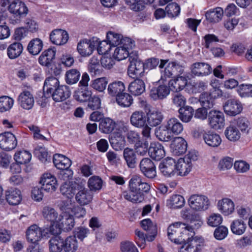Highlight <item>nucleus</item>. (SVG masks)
<instances>
[{
	"mask_svg": "<svg viewBox=\"0 0 252 252\" xmlns=\"http://www.w3.org/2000/svg\"><path fill=\"white\" fill-rule=\"evenodd\" d=\"M128 190L123 192L124 198L133 203L142 202L145 194L148 193L151 189L150 185L143 182L139 175H133L128 182Z\"/></svg>",
	"mask_w": 252,
	"mask_h": 252,
	"instance_id": "1",
	"label": "nucleus"
},
{
	"mask_svg": "<svg viewBox=\"0 0 252 252\" xmlns=\"http://www.w3.org/2000/svg\"><path fill=\"white\" fill-rule=\"evenodd\" d=\"M8 11L12 15L11 23L13 24L19 23L21 19L26 17L29 9L25 3L20 0H12L9 2Z\"/></svg>",
	"mask_w": 252,
	"mask_h": 252,
	"instance_id": "2",
	"label": "nucleus"
},
{
	"mask_svg": "<svg viewBox=\"0 0 252 252\" xmlns=\"http://www.w3.org/2000/svg\"><path fill=\"white\" fill-rule=\"evenodd\" d=\"M53 162L58 169L64 170L61 174L63 180L66 179H71L72 178L73 172L68 169L71 165L70 159L63 155L56 154L54 155Z\"/></svg>",
	"mask_w": 252,
	"mask_h": 252,
	"instance_id": "3",
	"label": "nucleus"
},
{
	"mask_svg": "<svg viewBox=\"0 0 252 252\" xmlns=\"http://www.w3.org/2000/svg\"><path fill=\"white\" fill-rule=\"evenodd\" d=\"M122 45L117 46L114 50L113 57L120 61L126 59L131 55H137V53H129V50L134 46V42L129 38L126 37L122 42Z\"/></svg>",
	"mask_w": 252,
	"mask_h": 252,
	"instance_id": "4",
	"label": "nucleus"
},
{
	"mask_svg": "<svg viewBox=\"0 0 252 252\" xmlns=\"http://www.w3.org/2000/svg\"><path fill=\"white\" fill-rule=\"evenodd\" d=\"M188 202L189 207L196 211H205L210 205V201L207 196L198 194L190 195Z\"/></svg>",
	"mask_w": 252,
	"mask_h": 252,
	"instance_id": "5",
	"label": "nucleus"
},
{
	"mask_svg": "<svg viewBox=\"0 0 252 252\" xmlns=\"http://www.w3.org/2000/svg\"><path fill=\"white\" fill-rule=\"evenodd\" d=\"M129 61L130 64L127 69L129 76L134 78L142 76L144 72V64L143 63L138 60L137 56L135 55L133 58L130 56Z\"/></svg>",
	"mask_w": 252,
	"mask_h": 252,
	"instance_id": "6",
	"label": "nucleus"
},
{
	"mask_svg": "<svg viewBox=\"0 0 252 252\" xmlns=\"http://www.w3.org/2000/svg\"><path fill=\"white\" fill-rule=\"evenodd\" d=\"M221 95V91L218 88H214L210 93L205 92L201 94L199 101L203 107L210 109L214 106L215 99Z\"/></svg>",
	"mask_w": 252,
	"mask_h": 252,
	"instance_id": "7",
	"label": "nucleus"
},
{
	"mask_svg": "<svg viewBox=\"0 0 252 252\" xmlns=\"http://www.w3.org/2000/svg\"><path fill=\"white\" fill-rule=\"evenodd\" d=\"M224 116L223 113L216 110H211L208 114V124L215 130L221 129L224 126Z\"/></svg>",
	"mask_w": 252,
	"mask_h": 252,
	"instance_id": "8",
	"label": "nucleus"
},
{
	"mask_svg": "<svg viewBox=\"0 0 252 252\" xmlns=\"http://www.w3.org/2000/svg\"><path fill=\"white\" fill-rule=\"evenodd\" d=\"M185 223L180 222L173 223L167 228V235L169 239L176 244H179L182 241V229L185 227Z\"/></svg>",
	"mask_w": 252,
	"mask_h": 252,
	"instance_id": "9",
	"label": "nucleus"
},
{
	"mask_svg": "<svg viewBox=\"0 0 252 252\" xmlns=\"http://www.w3.org/2000/svg\"><path fill=\"white\" fill-rule=\"evenodd\" d=\"M48 234V230L41 228L36 224H33L28 228L26 232L27 238L32 243H36L41 240L43 236Z\"/></svg>",
	"mask_w": 252,
	"mask_h": 252,
	"instance_id": "10",
	"label": "nucleus"
},
{
	"mask_svg": "<svg viewBox=\"0 0 252 252\" xmlns=\"http://www.w3.org/2000/svg\"><path fill=\"white\" fill-rule=\"evenodd\" d=\"M17 145L15 136L9 132L0 134V148L5 151H9L14 149Z\"/></svg>",
	"mask_w": 252,
	"mask_h": 252,
	"instance_id": "11",
	"label": "nucleus"
},
{
	"mask_svg": "<svg viewBox=\"0 0 252 252\" xmlns=\"http://www.w3.org/2000/svg\"><path fill=\"white\" fill-rule=\"evenodd\" d=\"M159 169L161 174L167 177H171L176 174V161L171 158L164 159L159 164Z\"/></svg>",
	"mask_w": 252,
	"mask_h": 252,
	"instance_id": "12",
	"label": "nucleus"
},
{
	"mask_svg": "<svg viewBox=\"0 0 252 252\" xmlns=\"http://www.w3.org/2000/svg\"><path fill=\"white\" fill-rule=\"evenodd\" d=\"M139 168L142 174L148 178H154L156 176V166L149 158H143L139 163Z\"/></svg>",
	"mask_w": 252,
	"mask_h": 252,
	"instance_id": "13",
	"label": "nucleus"
},
{
	"mask_svg": "<svg viewBox=\"0 0 252 252\" xmlns=\"http://www.w3.org/2000/svg\"><path fill=\"white\" fill-rule=\"evenodd\" d=\"M40 183L42 185V189L49 192L55 191L58 186L56 177L49 173L42 175Z\"/></svg>",
	"mask_w": 252,
	"mask_h": 252,
	"instance_id": "14",
	"label": "nucleus"
},
{
	"mask_svg": "<svg viewBox=\"0 0 252 252\" xmlns=\"http://www.w3.org/2000/svg\"><path fill=\"white\" fill-rule=\"evenodd\" d=\"M17 102L22 108L30 110L33 107L34 103L33 95L29 91H23L19 95Z\"/></svg>",
	"mask_w": 252,
	"mask_h": 252,
	"instance_id": "15",
	"label": "nucleus"
},
{
	"mask_svg": "<svg viewBox=\"0 0 252 252\" xmlns=\"http://www.w3.org/2000/svg\"><path fill=\"white\" fill-rule=\"evenodd\" d=\"M192 75L196 76H204L211 73L212 68L210 64L204 62H196L190 67Z\"/></svg>",
	"mask_w": 252,
	"mask_h": 252,
	"instance_id": "16",
	"label": "nucleus"
},
{
	"mask_svg": "<svg viewBox=\"0 0 252 252\" xmlns=\"http://www.w3.org/2000/svg\"><path fill=\"white\" fill-rule=\"evenodd\" d=\"M69 38L67 32L62 29L53 30L50 34V39L52 43L57 45L65 44Z\"/></svg>",
	"mask_w": 252,
	"mask_h": 252,
	"instance_id": "17",
	"label": "nucleus"
},
{
	"mask_svg": "<svg viewBox=\"0 0 252 252\" xmlns=\"http://www.w3.org/2000/svg\"><path fill=\"white\" fill-rule=\"evenodd\" d=\"M170 148L171 152L174 155L179 156L186 152L187 143L183 138L176 137L172 141Z\"/></svg>",
	"mask_w": 252,
	"mask_h": 252,
	"instance_id": "18",
	"label": "nucleus"
},
{
	"mask_svg": "<svg viewBox=\"0 0 252 252\" xmlns=\"http://www.w3.org/2000/svg\"><path fill=\"white\" fill-rule=\"evenodd\" d=\"M234 203L228 198H223L217 203L218 210L224 216L231 214L234 211Z\"/></svg>",
	"mask_w": 252,
	"mask_h": 252,
	"instance_id": "19",
	"label": "nucleus"
},
{
	"mask_svg": "<svg viewBox=\"0 0 252 252\" xmlns=\"http://www.w3.org/2000/svg\"><path fill=\"white\" fill-rule=\"evenodd\" d=\"M70 180L66 179L60 187L62 194L69 199L73 197L78 187L76 183L70 181Z\"/></svg>",
	"mask_w": 252,
	"mask_h": 252,
	"instance_id": "20",
	"label": "nucleus"
},
{
	"mask_svg": "<svg viewBox=\"0 0 252 252\" xmlns=\"http://www.w3.org/2000/svg\"><path fill=\"white\" fill-rule=\"evenodd\" d=\"M41 213L43 218L51 223L57 224L61 220V215H59L57 211L50 206L44 207Z\"/></svg>",
	"mask_w": 252,
	"mask_h": 252,
	"instance_id": "21",
	"label": "nucleus"
},
{
	"mask_svg": "<svg viewBox=\"0 0 252 252\" xmlns=\"http://www.w3.org/2000/svg\"><path fill=\"white\" fill-rule=\"evenodd\" d=\"M148 152L151 158L156 160H160L165 155L163 146L158 142L151 143Z\"/></svg>",
	"mask_w": 252,
	"mask_h": 252,
	"instance_id": "22",
	"label": "nucleus"
},
{
	"mask_svg": "<svg viewBox=\"0 0 252 252\" xmlns=\"http://www.w3.org/2000/svg\"><path fill=\"white\" fill-rule=\"evenodd\" d=\"M70 92L69 87L62 85L58 87L50 94L53 99L56 102H62L69 97Z\"/></svg>",
	"mask_w": 252,
	"mask_h": 252,
	"instance_id": "23",
	"label": "nucleus"
},
{
	"mask_svg": "<svg viewBox=\"0 0 252 252\" xmlns=\"http://www.w3.org/2000/svg\"><path fill=\"white\" fill-rule=\"evenodd\" d=\"M223 109L226 114L230 116H235L241 112L242 107L238 101L234 99H229L224 104Z\"/></svg>",
	"mask_w": 252,
	"mask_h": 252,
	"instance_id": "24",
	"label": "nucleus"
},
{
	"mask_svg": "<svg viewBox=\"0 0 252 252\" xmlns=\"http://www.w3.org/2000/svg\"><path fill=\"white\" fill-rule=\"evenodd\" d=\"M170 93L169 88L166 85H159L153 88L150 92V96L154 100L163 99Z\"/></svg>",
	"mask_w": 252,
	"mask_h": 252,
	"instance_id": "25",
	"label": "nucleus"
},
{
	"mask_svg": "<svg viewBox=\"0 0 252 252\" xmlns=\"http://www.w3.org/2000/svg\"><path fill=\"white\" fill-rule=\"evenodd\" d=\"M164 124L173 135H178L184 130L183 125L176 118H171L166 121Z\"/></svg>",
	"mask_w": 252,
	"mask_h": 252,
	"instance_id": "26",
	"label": "nucleus"
},
{
	"mask_svg": "<svg viewBox=\"0 0 252 252\" xmlns=\"http://www.w3.org/2000/svg\"><path fill=\"white\" fill-rule=\"evenodd\" d=\"M147 119L148 124L154 127L161 124L163 119V116L158 110H150L147 113Z\"/></svg>",
	"mask_w": 252,
	"mask_h": 252,
	"instance_id": "27",
	"label": "nucleus"
},
{
	"mask_svg": "<svg viewBox=\"0 0 252 252\" xmlns=\"http://www.w3.org/2000/svg\"><path fill=\"white\" fill-rule=\"evenodd\" d=\"M191 162L185 158H180L176 162V174L180 176H186L191 170Z\"/></svg>",
	"mask_w": 252,
	"mask_h": 252,
	"instance_id": "28",
	"label": "nucleus"
},
{
	"mask_svg": "<svg viewBox=\"0 0 252 252\" xmlns=\"http://www.w3.org/2000/svg\"><path fill=\"white\" fill-rule=\"evenodd\" d=\"M201 245L196 238L188 239V242L180 249L179 252H200Z\"/></svg>",
	"mask_w": 252,
	"mask_h": 252,
	"instance_id": "29",
	"label": "nucleus"
},
{
	"mask_svg": "<svg viewBox=\"0 0 252 252\" xmlns=\"http://www.w3.org/2000/svg\"><path fill=\"white\" fill-rule=\"evenodd\" d=\"M126 89L125 84L121 81H114L110 83L107 88L108 94L111 96L117 97Z\"/></svg>",
	"mask_w": 252,
	"mask_h": 252,
	"instance_id": "30",
	"label": "nucleus"
},
{
	"mask_svg": "<svg viewBox=\"0 0 252 252\" xmlns=\"http://www.w3.org/2000/svg\"><path fill=\"white\" fill-rule=\"evenodd\" d=\"M59 86V81L56 78L50 77L47 78L43 87L45 97H50L51 93Z\"/></svg>",
	"mask_w": 252,
	"mask_h": 252,
	"instance_id": "31",
	"label": "nucleus"
},
{
	"mask_svg": "<svg viewBox=\"0 0 252 252\" xmlns=\"http://www.w3.org/2000/svg\"><path fill=\"white\" fill-rule=\"evenodd\" d=\"M56 50L49 48L42 52L38 58L39 63L45 66H49L55 59Z\"/></svg>",
	"mask_w": 252,
	"mask_h": 252,
	"instance_id": "32",
	"label": "nucleus"
},
{
	"mask_svg": "<svg viewBox=\"0 0 252 252\" xmlns=\"http://www.w3.org/2000/svg\"><path fill=\"white\" fill-rule=\"evenodd\" d=\"M130 121L131 124L136 127H142L145 126L146 123V117L142 111H135L131 115Z\"/></svg>",
	"mask_w": 252,
	"mask_h": 252,
	"instance_id": "33",
	"label": "nucleus"
},
{
	"mask_svg": "<svg viewBox=\"0 0 252 252\" xmlns=\"http://www.w3.org/2000/svg\"><path fill=\"white\" fill-rule=\"evenodd\" d=\"M188 83V80L186 76H180L169 82V87L171 91L179 92L182 90Z\"/></svg>",
	"mask_w": 252,
	"mask_h": 252,
	"instance_id": "34",
	"label": "nucleus"
},
{
	"mask_svg": "<svg viewBox=\"0 0 252 252\" xmlns=\"http://www.w3.org/2000/svg\"><path fill=\"white\" fill-rule=\"evenodd\" d=\"M202 136L205 143L210 147H217L221 142L220 136L216 133L205 132Z\"/></svg>",
	"mask_w": 252,
	"mask_h": 252,
	"instance_id": "35",
	"label": "nucleus"
},
{
	"mask_svg": "<svg viewBox=\"0 0 252 252\" xmlns=\"http://www.w3.org/2000/svg\"><path fill=\"white\" fill-rule=\"evenodd\" d=\"M128 89L132 94L139 95L144 92L145 85L143 80L136 79L129 84Z\"/></svg>",
	"mask_w": 252,
	"mask_h": 252,
	"instance_id": "36",
	"label": "nucleus"
},
{
	"mask_svg": "<svg viewBox=\"0 0 252 252\" xmlns=\"http://www.w3.org/2000/svg\"><path fill=\"white\" fill-rule=\"evenodd\" d=\"M6 199L9 204L16 205L22 200L21 192L17 189H10L6 191Z\"/></svg>",
	"mask_w": 252,
	"mask_h": 252,
	"instance_id": "37",
	"label": "nucleus"
},
{
	"mask_svg": "<svg viewBox=\"0 0 252 252\" xmlns=\"http://www.w3.org/2000/svg\"><path fill=\"white\" fill-rule=\"evenodd\" d=\"M78 241L73 235L67 237L63 239L64 252H76L78 249Z\"/></svg>",
	"mask_w": 252,
	"mask_h": 252,
	"instance_id": "38",
	"label": "nucleus"
},
{
	"mask_svg": "<svg viewBox=\"0 0 252 252\" xmlns=\"http://www.w3.org/2000/svg\"><path fill=\"white\" fill-rule=\"evenodd\" d=\"M185 204L184 197L180 194H173L166 201L167 206L170 208H182Z\"/></svg>",
	"mask_w": 252,
	"mask_h": 252,
	"instance_id": "39",
	"label": "nucleus"
},
{
	"mask_svg": "<svg viewBox=\"0 0 252 252\" xmlns=\"http://www.w3.org/2000/svg\"><path fill=\"white\" fill-rule=\"evenodd\" d=\"M179 118L183 123H189L191 121L194 115V109L189 106H184L180 108L178 110Z\"/></svg>",
	"mask_w": 252,
	"mask_h": 252,
	"instance_id": "40",
	"label": "nucleus"
},
{
	"mask_svg": "<svg viewBox=\"0 0 252 252\" xmlns=\"http://www.w3.org/2000/svg\"><path fill=\"white\" fill-rule=\"evenodd\" d=\"M124 158L129 168H133L137 162L136 155L133 149L126 148L123 152Z\"/></svg>",
	"mask_w": 252,
	"mask_h": 252,
	"instance_id": "41",
	"label": "nucleus"
},
{
	"mask_svg": "<svg viewBox=\"0 0 252 252\" xmlns=\"http://www.w3.org/2000/svg\"><path fill=\"white\" fill-rule=\"evenodd\" d=\"M23 50V47L21 43L14 42L7 48V56L10 59H15L20 56Z\"/></svg>",
	"mask_w": 252,
	"mask_h": 252,
	"instance_id": "42",
	"label": "nucleus"
},
{
	"mask_svg": "<svg viewBox=\"0 0 252 252\" xmlns=\"http://www.w3.org/2000/svg\"><path fill=\"white\" fill-rule=\"evenodd\" d=\"M115 127V122L109 118H103L101 120L99 125V130L101 132L106 134L112 132Z\"/></svg>",
	"mask_w": 252,
	"mask_h": 252,
	"instance_id": "43",
	"label": "nucleus"
},
{
	"mask_svg": "<svg viewBox=\"0 0 252 252\" xmlns=\"http://www.w3.org/2000/svg\"><path fill=\"white\" fill-rule=\"evenodd\" d=\"M157 137L161 141L168 142L172 140L173 135L165 124L158 127L155 131Z\"/></svg>",
	"mask_w": 252,
	"mask_h": 252,
	"instance_id": "44",
	"label": "nucleus"
},
{
	"mask_svg": "<svg viewBox=\"0 0 252 252\" xmlns=\"http://www.w3.org/2000/svg\"><path fill=\"white\" fill-rule=\"evenodd\" d=\"M77 202L81 205L89 204L93 199V195L87 189H83L79 190L75 196Z\"/></svg>",
	"mask_w": 252,
	"mask_h": 252,
	"instance_id": "45",
	"label": "nucleus"
},
{
	"mask_svg": "<svg viewBox=\"0 0 252 252\" xmlns=\"http://www.w3.org/2000/svg\"><path fill=\"white\" fill-rule=\"evenodd\" d=\"M43 46L42 41L38 38H35L30 41L27 47V50L31 54L37 55L42 50Z\"/></svg>",
	"mask_w": 252,
	"mask_h": 252,
	"instance_id": "46",
	"label": "nucleus"
},
{
	"mask_svg": "<svg viewBox=\"0 0 252 252\" xmlns=\"http://www.w3.org/2000/svg\"><path fill=\"white\" fill-rule=\"evenodd\" d=\"M223 11L221 8L217 7L208 11L205 14L207 20L210 22H219L222 18Z\"/></svg>",
	"mask_w": 252,
	"mask_h": 252,
	"instance_id": "47",
	"label": "nucleus"
},
{
	"mask_svg": "<svg viewBox=\"0 0 252 252\" xmlns=\"http://www.w3.org/2000/svg\"><path fill=\"white\" fill-rule=\"evenodd\" d=\"M61 220L60 222L57 224L60 225L61 228L66 230H71L75 225L73 216L66 212L64 213L63 216L61 215Z\"/></svg>",
	"mask_w": 252,
	"mask_h": 252,
	"instance_id": "48",
	"label": "nucleus"
},
{
	"mask_svg": "<svg viewBox=\"0 0 252 252\" xmlns=\"http://www.w3.org/2000/svg\"><path fill=\"white\" fill-rule=\"evenodd\" d=\"M92 92L89 88L79 87L74 92L73 97L78 101H87L91 97Z\"/></svg>",
	"mask_w": 252,
	"mask_h": 252,
	"instance_id": "49",
	"label": "nucleus"
},
{
	"mask_svg": "<svg viewBox=\"0 0 252 252\" xmlns=\"http://www.w3.org/2000/svg\"><path fill=\"white\" fill-rule=\"evenodd\" d=\"M63 204L64 205L62 206V208L65 212L68 209H71L75 216L78 218L84 217L85 216L86 212L85 208L79 206L74 207L72 208L70 200L67 201L65 203L64 202Z\"/></svg>",
	"mask_w": 252,
	"mask_h": 252,
	"instance_id": "50",
	"label": "nucleus"
},
{
	"mask_svg": "<svg viewBox=\"0 0 252 252\" xmlns=\"http://www.w3.org/2000/svg\"><path fill=\"white\" fill-rule=\"evenodd\" d=\"M116 101L121 107H128L132 104L133 98L130 94L123 92L116 97Z\"/></svg>",
	"mask_w": 252,
	"mask_h": 252,
	"instance_id": "51",
	"label": "nucleus"
},
{
	"mask_svg": "<svg viewBox=\"0 0 252 252\" xmlns=\"http://www.w3.org/2000/svg\"><path fill=\"white\" fill-rule=\"evenodd\" d=\"M247 227L246 224L242 220H235L231 224L230 228L233 233L240 235L244 233Z\"/></svg>",
	"mask_w": 252,
	"mask_h": 252,
	"instance_id": "52",
	"label": "nucleus"
},
{
	"mask_svg": "<svg viewBox=\"0 0 252 252\" xmlns=\"http://www.w3.org/2000/svg\"><path fill=\"white\" fill-rule=\"evenodd\" d=\"M49 247L50 252H61L63 250V239L58 237L52 238L49 241Z\"/></svg>",
	"mask_w": 252,
	"mask_h": 252,
	"instance_id": "53",
	"label": "nucleus"
},
{
	"mask_svg": "<svg viewBox=\"0 0 252 252\" xmlns=\"http://www.w3.org/2000/svg\"><path fill=\"white\" fill-rule=\"evenodd\" d=\"M31 154L27 151H20L16 152L14 156L15 161L21 164H26L31 159Z\"/></svg>",
	"mask_w": 252,
	"mask_h": 252,
	"instance_id": "54",
	"label": "nucleus"
},
{
	"mask_svg": "<svg viewBox=\"0 0 252 252\" xmlns=\"http://www.w3.org/2000/svg\"><path fill=\"white\" fill-rule=\"evenodd\" d=\"M224 133L226 138L231 141L238 140L241 136V133L239 130L234 126H228L226 128Z\"/></svg>",
	"mask_w": 252,
	"mask_h": 252,
	"instance_id": "55",
	"label": "nucleus"
},
{
	"mask_svg": "<svg viewBox=\"0 0 252 252\" xmlns=\"http://www.w3.org/2000/svg\"><path fill=\"white\" fill-rule=\"evenodd\" d=\"M125 37L119 33L109 32L107 34V40L112 46H119L122 45V42Z\"/></svg>",
	"mask_w": 252,
	"mask_h": 252,
	"instance_id": "56",
	"label": "nucleus"
},
{
	"mask_svg": "<svg viewBox=\"0 0 252 252\" xmlns=\"http://www.w3.org/2000/svg\"><path fill=\"white\" fill-rule=\"evenodd\" d=\"M77 50L82 56H88L93 53L90 45L87 42V39L81 40L78 44Z\"/></svg>",
	"mask_w": 252,
	"mask_h": 252,
	"instance_id": "57",
	"label": "nucleus"
},
{
	"mask_svg": "<svg viewBox=\"0 0 252 252\" xmlns=\"http://www.w3.org/2000/svg\"><path fill=\"white\" fill-rule=\"evenodd\" d=\"M80 73L76 69H71L65 73V81L67 84L72 85L76 83L80 79Z\"/></svg>",
	"mask_w": 252,
	"mask_h": 252,
	"instance_id": "58",
	"label": "nucleus"
},
{
	"mask_svg": "<svg viewBox=\"0 0 252 252\" xmlns=\"http://www.w3.org/2000/svg\"><path fill=\"white\" fill-rule=\"evenodd\" d=\"M108 81L105 77H100L91 81V86L92 88L99 92H103L106 89Z\"/></svg>",
	"mask_w": 252,
	"mask_h": 252,
	"instance_id": "59",
	"label": "nucleus"
},
{
	"mask_svg": "<svg viewBox=\"0 0 252 252\" xmlns=\"http://www.w3.org/2000/svg\"><path fill=\"white\" fill-rule=\"evenodd\" d=\"M89 69L90 72L94 75H99L101 72V66L99 64V60L95 57H93L89 63Z\"/></svg>",
	"mask_w": 252,
	"mask_h": 252,
	"instance_id": "60",
	"label": "nucleus"
},
{
	"mask_svg": "<svg viewBox=\"0 0 252 252\" xmlns=\"http://www.w3.org/2000/svg\"><path fill=\"white\" fill-rule=\"evenodd\" d=\"M126 137L127 142L130 144H134L136 147H138L142 144L140 136L136 131H128Z\"/></svg>",
	"mask_w": 252,
	"mask_h": 252,
	"instance_id": "61",
	"label": "nucleus"
},
{
	"mask_svg": "<svg viewBox=\"0 0 252 252\" xmlns=\"http://www.w3.org/2000/svg\"><path fill=\"white\" fill-rule=\"evenodd\" d=\"M14 100L7 96L0 97V112H3L9 110L13 106Z\"/></svg>",
	"mask_w": 252,
	"mask_h": 252,
	"instance_id": "62",
	"label": "nucleus"
},
{
	"mask_svg": "<svg viewBox=\"0 0 252 252\" xmlns=\"http://www.w3.org/2000/svg\"><path fill=\"white\" fill-rule=\"evenodd\" d=\"M88 184L91 190L96 191L101 189L102 181L98 176H94L89 179Z\"/></svg>",
	"mask_w": 252,
	"mask_h": 252,
	"instance_id": "63",
	"label": "nucleus"
},
{
	"mask_svg": "<svg viewBox=\"0 0 252 252\" xmlns=\"http://www.w3.org/2000/svg\"><path fill=\"white\" fill-rule=\"evenodd\" d=\"M165 11L168 16L172 18L179 15L180 7L176 3L172 2L166 6Z\"/></svg>",
	"mask_w": 252,
	"mask_h": 252,
	"instance_id": "64",
	"label": "nucleus"
}]
</instances>
